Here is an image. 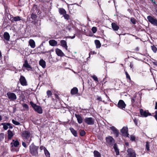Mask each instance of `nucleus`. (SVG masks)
<instances>
[{
	"instance_id": "f257e3e1",
	"label": "nucleus",
	"mask_w": 157,
	"mask_h": 157,
	"mask_svg": "<svg viewBox=\"0 0 157 157\" xmlns=\"http://www.w3.org/2000/svg\"><path fill=\"white\" fill-rule=\"evenodd\" d=\"M39 148V146H36L33 143L29 147L30 153L33 156L36 157L38 156Z\"/></svg>"
},
{
	"instance_id": "f03ea898",
	"label": "nucleus",
	"mask_w": 157,
	"mask_h": 157,
	"mask_svg": "<svg viewBox=\"0 0 157 157\" xmlns=\"http://www.w3.org/2000/svg\"><path fill=\"white\" fill-rule=\"evenodd\" d=\"M10 150L12 152H18L19 151L20 143L18 140H13L10 144Z\"/></svg>"
},
{
	"instance_id": "7ed1b4c3",
	"label": "nucleus",
	"mask_w": 157,
	"mask_h": 157,
	"mask_svg": "<svg viewBox=\"0 0 157 157\" xmlns=\"http://www.w3.org/2000/svg\"><path fill=\"white\" fill-rule=\"evenodd\" d=\"M30 104L35 111L39 114L42 113V109L40 106L37 105L32 101L30 102Z\"/></svg>"
},
{
	"instance_id": "20e7f679",
	"label": "nucleus",
	"mask_w": 157,
	"mask_h": 157,
	"mask_svg": "<svg viewBox=\"0 0 157 157\" xmlns=\"http://www.w3.org/2000/svg\"><path fill=\"white\" fill-rule=\"evenodd\" d=\"M107 143L109 145L113 146L114 145L115 140L113 138L110 136H108L105 138Z\"/></svg>"
},
{
	"instance_id": "39448f33",
	"label": "nucleus",
	"mask_w": 157,
	"mask_h": 157,
	"mask_svg": "<svg viewBox=\"0 0 157 157\" xmlns=\"http://www.w3.org/2000/svg\"><path fill=\"white\" fill-rule=\"evenodd\" d=\"M140 113L141 117H147L148 116H151V114L150 113L148 110L144 111L143 109H140Z\"/></svg>"
},
{
	"instance_id": "423d86ee",
	"label": "nucleus",
	"mask_w": 157,
	"mask_h": 157,
	"mask_svg": "<svg viewBox=\"0 0 157 157\" xmlns=\"http://www.w3.org/2000/svg\"><path fill=\"white\" fill-rule=\"evenodd\" d=\"M148 21L151 24L155 26H157V19L153 17L148 16L147 17Z\"/></svg>"
},
{
	"instance_id": "0eeeda50",
	"label": "nucleus",
	"mask_w": 157,
	"mask_h": 157,
	"mask_svg": "<svg viewBox=\"0 0 157 157\" xmlns=\"http://www.w3.org/2000/svg\"><path fill=\"white\" fill-rule=\"evenodd\" d=\"M85 122L88 125H92L94 124V120L92 117H86L84 119Z\"/></svg>"
},
{
	"instance_id": "6e6552de",
	"label": "nucleus",
	"mask_w": 157,
	"mask_h": 157,
	"mask_svg": "<svg viewBox=\"0 0 157 157\" xmlns=\"http://www.w3.org/2000/svg\"><path fill=\"white\" fill-rule=\"evenodd\" d=\"M6 95L10 100L13 101L16 99L17 98L16 95L13 93L8 92L7 93Z\"/></svg>"
},
{
	"instance_id": "1a4fd4ad",
	"label": "nucleus",
	"mask_w": 157,
	"mask_h": 157,
	"mask_svg": "<svg viewBox=\"0 0 157 157\" xmlns=\"http://www.w3.org/2000/svg\"><path fill=\"white\" fill-rule=\"evenodd\" d=\"M128 128L127 127H124L121 130V132L123 136L127 137H129V134L128 132Z\"/></svg>"
},
{
	"instance_id": "9d476101",
	"label": "nucleus",
	"mask_w": 157,
	"mask_h": 157,
	"mask_svg": "<svg viewBox=\"0 0 157 157\" xmlns=\"http://www.w3.org/2000/svg\"><path fill=\"white\" fill-rule=\"evenodd\" d=\"M126 104L123 100H120L117 105V106L120 109H123L126 106Z\"/></svg>"
},
{
	"instance_id": "9b49d317",
	"label": "nucleus",
	"mask_w": 157,
	"mask_h": 157,
	"mask_svg": "<svg viewBox=\"0 0 157 157\" xmlns=\"http://www.w3.org/2000/svg\"><path fill=\"white\" fill-rule=\"evenodd\" d=\"M22 136L24 139H28L30 136V133L29 131L25 130L22 133Z\"/></svg>"
},
{
	"instance_id": "f8f14e48",
	"label": "nucleus",
	"mask_w": 157,
	"mask_h": 157,
	"mask_svg": "<svg viewBox=\"0 0 157 157\" xmlns=\"http://www.w3.org/2000/svg\"><path fill=\"white\" fill-rule=\"evenodd\" d=\"M9 15H10V18H9V19L12 22H14L20 20H23L21 19V17L19 16L14 17L11 15L10 13H9Z\"/></svg>"
},
{
	"instance_id": "ddd939ff",
	"label": "nucleus",
	"mask_w": 157,
	"mask_h": 157,
	"mask_svg": "<svg viewBox=\"0 0 157 157\" xmlns=\"http://www.w3.org/2000/svg\"><path fill=\"white\" fill-rule=\"evenodd\" d=\"M127 152L129 157H136V154L135 151L132 148H128Z\"/></svg>"
},
{
	"instance_id": "4468645a",
	"label": "nucleus",
	"mask_w": 157,
	"mask_h": 157,
	"mask_svg": "<svg viewBox=\"0 0 157 157\" xmlns=\"http://www.w3.org/2000/svg\"><path fill=\"white\" fill-rule=\"evenodd\" d=\"M19 81L21 85L22 86H26L27 83L25 77L23 75H21L19 79Z\"/></svg>"
},
{
	"instance_id": "2eb2a0df",
	"label": "nucleus",
	"mask_w": 157,
	"mask_h": 157,
	"mask_svg": "<svg viewBox=\"0 0 157 157\" xmlns=\"http://www.w3.org/2000/svg\"><path fill=\"white\" fill-rule=\"evenodd\" d=\"M1 125L3 126V128L4 130H7L8 128L10 129H12L13 128L12 125L9 123H2Z\"/></svg>"
},
{
	"instance_id": "dca6fc26",
	"label": "nucleus",
	"mask_w": 157,
	"mask_h": 157,
	"mask_svg": "<svg viewBox=\"0 0 157 157\" xmlns=\"http://www.w3.org/2000/svg\"><path fill=\"white\" fill-rule=\"evenodd\" d=\"M138 100L136 98V96H134L131 100V102L132 106L134 107L135 106H137L138 105Z\"/></svg>"
},
{
	"instance_id": "f3484780",
	"label": "nucleus",
	"mask_w": 157,
	"mask_h": 157,
	"mask_svg": "<svg viewBox=\"0 0 157 157\" xmlns=\"http://www.w3.org/2000/svg\"><path fill=\"white\" fill-rule=\"evenodd\" d=\"M110 129L112 130L113 133L115 135L116 138L118 137L119 134V132L118 130L113 126L110 127Z\"/></svg>"
},
{
	"instance_id": "a211bd4d",
	"label": "nucleus",
	"mask_w": 157,
	"mask_h": 157,
	"mask_svg": "<svg viewBox=\"0 0 157 157\" xmlns=\"http://www.w3.org/2000/svg\"><path fill=\"white\" fill-rule=\"evenodd\" d=\"M112 27L114 31H117L119 29V26L115 22H112L111 24Z\"/></svg>"
},
{
	"instance_id": "6ab92c4d",
	"label": "nucleus",
	"mask_w": 157,
	"mask_h": 157,
	"mask_svg": "<svg viewBox=\"0 0 157 157\" xmlns=\"http://www.w3.org/2000/svg\"><path fill=\"white\" fill-rule=\"evenodd\" d=\"M55 52L57 56H63L64 55V53L62 51L58 48L56 49Z\"/></svg>"
},
{
	"instance_id": "aec40b11",
	"label": "nucleus",
	"mask_w": 157,
	"mask_h": 157,
	"mask_svg": "<svg viewBox=\"0 0 157 157\" xmlns=\"http://www.w3.org/2000/svg\"><path fill=\"white\" fill-rule=\"evenodd\" d=\"M14 133L13 132L10 130H9L7 131V137L9 140L11 139L12 137L14 136Z\"/></svg>"
},
{
	"instance_id": "412c9836",
	"label": "nucleus",
	"mask_w": 157,
	"mask_h": 157,
	"mask_svg": "<svg viewBox=\"0 0 157 157\" xmlns=\"http://www.w3.org/2000/svg\"><path fill=\"white\" fill-rule=\"evenodd\" d=\"M78 90L76 87H74L71 90V94L72 95L76 94L78 93Z\"/></svg>"
},
{
	"instance_id": "4be33fe9",
	"label": "nucleus",
	"mask_w": 157,
	"mask_h": 157,
	"mask_svg": "<svg viewBox=\"0 0 157 157\" xmlns=\"http://www.w3.org/2000/svg\"><path fill=\"white\" fill-rule=\"evenodd\" d=\"M75 117L76 118L79 124H81L82 122V119L81 116L79 114H75Z\"/></svg>"
},
{
	"instance_id": "5701e85b",
	"label": "nucleus",
	"mask_w": 157,
	"mask_h": 157,
	"mask_svg": "<svg viewBox=\"0 0 157 157\" xmlns=\"http://www.w3.org/2000/svg\"><path fill=\"white\" fill-rule=\"evenodd\" d=\"M61 45L63 47L65 48L66 50H67L68 47L67 45V42L65 40H62L60 41Z\"/></svg>"
},
{
	"instance_id": "b1692460",
	"label": "nucleus",
	"mask_w": 157,
	"mask_h": 157,
	"mask_svg": "<svg viewBox=\"0 0 157 157\" xmlns=\"http://www.w3.org/2000/svg\"><path fill=\"white\" fill-rule=\"evenodd\" d=\"M49 43L52 46H55L57 45V42L54 40H49Z\"/></svg>"
},
{
	"instance_id": "393cba45",
	"label": "nucleus",
	"mask_w": 157,
	"mask_h": 157,
	"mask_svg": "<svg viewBox=\"0 0 157 157\" xmlns=\"http://www.w3.org/2000/svg\"><path fill=\"white\" fill-rule=\"evenodd\" d=\"M113 147L114 149L115 152L116 153V155H119V149L118 148L117 146L116 143L114 144Z\"/></svg>"
},
{
	"instance_id": "a878e982",
	"label": "nucleus",
	"mask_w": 157,
	"mask_h": 157,
	"mask_svg": "<svg viewBox=\"0 0 157 157\" xmlns=\"http://www.w3.org/2000/svg\"><path fill=\"white\" fill-rule=\"evenodd\" d=\"M4 39L7 41H9L10 39V35L7 32H5L4 33L3 35Z\"/></svg>"
},
{
	"instance_id": "bb28decb",
	"label": "nucleus",
	"mask_w": 157,
	"mask_h": 157,
	"mask_svg": "<svg viewBox=\"0 0 157 157\" xmlns=\"http://www.w3.org/2000/svg\"><path fill=\"white\" fill-rule=\"evenodd\" d=\"M23 67L26 68H30V69H32V67L28 63V61L27 60H25L24 62V63L23 65Z\"/></svg>"
},
{
	"instance_id": "cd10ccee",
	"label": "nucleus",
	"mask_w": 157,
	"mask_h": 157,
	"mask_svg": "<svg viewBox=\"0 0 157 157\" xmlns=\"http://www.w3.org/2000/svg\"><path fill=\"white\" fill-rule=\"evenodd\" d=\"M69 129L74 136H75V137H77L78 136L76 130H75L72 127H70L69 128Z\"/></svg>"
},
{
	"instance_id": "c85d7f7f",
	"label": "nucleus",
	"mask_w": 157,
	"mask_h": 157,
	"mask_svg": "<svg viewBox=\"0 0 157 157\" xmlns=\"http://www.w3.org/2000/svg\"><path fill=\"white\" fill-rule=\"evenodd\" d=\"M39 64L43 68H45L46 67V62L43 59H41L39 62Z\"/></svg>"
},
{
	"instance_id": "c756f323",
	"label": "nucleus",
	"mask_w": 157,
	"mask_h": 157,
	"mask_svg": "<svg viewBox=\"0 0 157 157\" xmlns=\"http://www.w3.org/2000/svg\"><path fill=\"white\" fill-rule=\"evenodd\" d=\"M59 12L61 15H62L63 16L67 13L65 10L62 8H60L59 9Z\"/></svg>"
},
{
	"instance_id": "7c9ffc66",
	"label": "nucleus",
	"mask_w": 157,
	"mask_h": 157,
	"mask_svg": "<svg viewBox=\"0 0 157 157\" xmlns=\"http://www.w3.org/2000/svg\"><path fill=\"white\" fill-rule=\"evenodd\" d=\"M29 44L32 48H34L35 46V43L33 39H30L29 42Z\"/></svg>"
},
{
	"instance_id": "2f4dec72",
	"label": "nucleus",
	"mask_w": 157,
	"mask_h": 157,
	"mask_svg": "<svg viewBox=\"0 0 157 157\" xmlns=\"http://www.w3.org/2000/svg\"><path fill=\"white\" fill-rule=\"evenodd\" d=\"M96 45L97 48H99L101 46V44L100 41L98 40H96L94 41Z\"/></svg>"
},
{
	"instance_id": "473e14b6",
	"label": "nucleus",
	"mask_w": 157,
	"mask_h": 157,
	"mask_svg": "<svg viewBox=\"0 0 157 157\" xmlns=\"http://www.w3.org/2000/svg\"><path fill=\"white\" fill-rule=\"evenodd\" d=\"M94 157H101V155L98 151L95 150L94 151Z\"/></svg>"
},
{
	"instance_id": "72a5a7b5",
	"label": "nucleus",
	"mask_w": 157,
	"mask_h": 157,
	"mask_svg": "<svg viewBox=\"0 0 157 157\" xmlns=\"http://www.w3.org/2000/svg\"><path fill=\"white\" fill-rule=\"evenodd\" d=\"M44 154L46 157H50V154L48 151L46 149H45L44 151Z\"/></svg>"
},
{
	"instance_id": "f704fd0d",
	"label": "nucleus",
	"mask_w": 157,
	"mask_h": 157,
	"mask_svg": "<svg viewBox=\"0 0 157 157\" xmlns=\"http://www.w3.org/2000/svg\"><path fill=\"white\" fill-rule=\"evenodd\" d=\"M63 16L64 17L65 19L67 20H71L70 16L69 14H67V13H65Z\"/></svg>"
},
{
	"instance_id": "c9c22d12",
	"label": "nucleus",
	"mask_w": 157,
	"mask_h": 157,
	"mask_svg": "<svg viewBox=\"0 0 157 157\" xmlns=\"http://www.w3.org/2000/svg\"><path fill=\"white\" fill-rule=\"evenodd\" d=\"M51 52H53V50H49L48 51H45L44 52H43L42 53L43 54H45V53H49V55H48L47 56H49V58L50 59L51 58H52V55L51 54Z\"/></svg>"
},
{
	"instance_id": "e433bc0d",
	"label": "nucleus",
	"mask_w": 157,
	"mask_h": 157,
	"mask_svg": "<svg viewBox=\"0 0 157 157\" xmlns=\"http://www.w3.org/2000/svg\"><path fill=\"white\" fill-rule=\"evenodd\" d=\"M97 100H98L99 102V101H102L104 103L105 102V101L104 100H102V98L100 96H97Z\"/></svg>"
},
{
	"instance_id": "4c0bfd02",
	"label": "nucleus",
	"mask_w": 157,
	"mask_h": 157,
	"mask_svg": "<svg viewBox=\"0 0 157 157\" xmlns=\"http://www.w3.org/2000/svg\"><path fill=\"white\" fill-rule=\"evenodd\" d=\"M73 28V26L71 25H68L66 27V29L69 32H71Z\"/></svg>"
},
{
	"instance_id": "58836bf2",
	"label": "nucleus",
	"mask_w": 157,
	"mask_h": 157,
	"mask_svg": "<svg viewBox=\"0 0 157 157\" xmlns=\"http://www.w3.org/2000/svg\"><path fill=\"white\" fill-rule=\"evenodd\" d=\"M37 17L36 15L33 13H32L31 14V17L34 21L36 20Z\"/></svg>"
},
{
	"instance_id": "ea45409f",
	"label": "nucleus",
	"mask_w": 157,
	"mask_h": 157,
	"mask_svg": "<svg viewBox=\"0 0 157 157\" xmlns=\"http://www.w3.org/2000/svg\"><path fill=\"white\" fill-rule=\"evenodd\" d=\"M86 132L84 130H81L80 132V135L81 136H83L86 135Z\"/></svg>"
},
{
	"instance_id": "a19ab883",
	"label": "nucleus",
	"mask_w": 157,
	"mask_h": 157,
	"mask_svg": "<svg viewBox=\"0 0 157 157\" xmlns=\"http://www.w3.org/2000/svg\"><path fill=\"white\" fill-rule=\"evenodd\" d=\"M47 96H48V98H49L50 97L52 96V93L51 91L50 90H48L47 91Z\"/></svg>"
},
{
	"instance_id": "79ce46f5",
	"label": "nucleus",
	"mask_w": 157,
	"mask_h": 157,
	"mask_svg": "<svg viewBox=\"0 0 157 157\" xmlns=\"http://www.w3.org/2000/svg\"><path fill=\"white\" fill-rule=\"evenodd\" d=\"M146 149L148 151H149L150 150V148H149V143L148 142H146Z\"/></svg>"
},
{
	"instance_id": "37998d69",
	"label": "nucleus",
	"mask_w": 157,
	"mask_h": 157,
	"mask_svg": "<svg viewBox=\"0 0 157 157\" xmlns=\"http://www.w3.org/2000/svg\"><path fill=\"white\" fill-rule=\"evenodd\" d=\"M151 49L153 51V52H155L156 53L157 51V48L154 45H153L151 46Z\"/></svg>"
},
{
	"instance_id": "c03bdc74",
	"label": "nucleus",
	"mask_w": 157,
	"mask_h": 157,
	"mask_svg": "<svg viewBox=\"0 0 157 157\" xmlns=\"http://www.w3.org/2000/svg\"><path fill=\"white\" fill-rule=\"evenodd\" d=\"M12 123L15 125H19L20 124V123L18 121H17L14 119L12 120Z\"/></svg>"
},
{
	"instance_id": "a18cd8bd",
	"label": "nucleus",
	"mask_w": 157,
	"mask_h": 157,
	"mask_svg": "<svg viewBox=\"0 0 157 157\" xmlns=\"http://www.w3.org/2000/svg\"><path fill=\"white\" fill-rule=\"evenodd\" d=\"M4 134L3 133H1L0 134V141H2L4 139Z\"/></svg>"
},
{
	"instance_id": "49530a36",
	"label": "nucleus",
	"mask_w": 157,
	"mask_h": 157,
	"mask_svg": "<svg viewBox=\"0 0 157 157\" xmlns=\"http://www.w3.org/2000/svg\"><path fill=\"white\" fill-rule=\"evenodd\" d=\"M133 120L135 124L136 125L138 126L137 125V122L138 121V119H137L136 118L134 117V118H133Z\"/></svg>"
},
{
	"instance_id": "de8ad7c7",
	"label": "nucleus",
	"mask_w": 157,
	"mask_h": 157,
	"mask_svg": "<svg viewBox=\"0 0 157 157\" xmlns=\"http://www.w3.org/2000/svg\"><path fill=\"white\" fill-rule=\"evenodd\" d=\"M130 21L133 24H136V20L135 18L133 17L131 18Z\"/></svg>"
},
{
	"instance_id": "09e8293b",
	"label": "nucleus",
	"mask_w": 157,
	"mask_h": 157,
	"mask_svg": "<svg viewBox=\"0 0 157 157\" xmlns=\"http://www.w3.org/2000/svg\"><path fill=\"white\" fill-rule=\"evenodd\" d=\"M91 77L95 81L98 82V78L95 75H93Z\"/></svg>"
},
{
	"instance_id": "8fccbe9b",
	"label": "nucleus",
	"mask_w": 157,
	"mask_h": 157,
	"mask_svg": "<svg viewBox=\"0 0 157 157\" xmlns=\"http://www.w3.org/2000/svg\"><path fill=\"white\" fill-rule=\"evenodd\" d=\"M92 30L93 33H96V32L97 31V29L96 27H93L92 28Z\"/></svg>"
},
{
	"instance_id": "3c124183",
	"label": "nucleus",
	"mask_w": 157,
	"mask_h": 157,
	"mask_svg": "<svg viewBox=\"0 0 157 157\" xmlns=\"http://www.w3.org/2000/svg\"><path fill=\"white\" fill-rule=\"evenodd\" d=\"M125 73L126 75V78L128 79L130 81L131 80V79L130 76H129L128 72L127 71H126L125 72Z\"/></svg>"
},
{
	"instance_id": "603ef678",
	"label": "nucleus",
	"mask_w": 157,
	"mask_h": 157,
	"mask_svg": "<svg viewBox=\"0 0 157 157\" xmlns=\"http://www.w3.org/2000/svg\"><path fill=\"white\" fill-rule=\"evenodd\" d=\"M55 96V98H56V100H58V101H60V98L59 97L58 94H54Z\"/></svg>"
},
{
	"instance_id": "864d4df0",
	"label": "nucleus",
	"mask_w": 157,
	"mask_h": 157,
	"mask_svg": "<svg viewBox=\"0 0 157 157\" xmlns=\"http://www.w3.org/2000/svg\"><path fill=\"white\" fill-rule=\"evenodd\" d=\"M135 137L133 135H131L130 136V140L132 141H134L135 140Z\"/></svg>"
},
{
	"instance_id": "5fc2aeb1",
	"label": "nucleus",
	"mask_w": 157,
	"mask_h": 157,
	"mask_svg": "<svg viewBox=\"0 0 157 157\" xmlns=\"http://www.w3.org/2000/svg\"><path fill=\"white\" fill-rule=\"evenodd\" d=\"M45 149H46V147H44L43 146H41L40 147V151H41L43 149L44 151Z\"/></svg>"
},
{
	"instance_id": "6e6d98bb",
	"label": "nucleus",
	"mask_w": 157,
	"mask_h": 157,
	"mask_svg": "<svg viewBox=\"0 0 157 157\" xmlns=\"http://www.w3.org/2000/svg\"><path fill=\"white\" fill-rule=\"evenodd\" d=\"M23 107L25 108L26 109H28L29 108V106L26 104H24L22 105Z\"/></svg>"
},
{
	"instance_id": "4d7b16f0",
	"label": "nucleus",
	"mask_w": 157,
	"mask_h": 157,
	"mask_svg": "<svg viewBox=\"0 0 157 157\" xmlns=\"http://www.w3.org/2000/svg\"><path fill=\"white\" fill-rule=\"evenodd\" d=\"M22 146L25 148H26L27 147V146L26 145V143L25 142H22Z\"/></svg>"
},
{
	"instance_id": "13d9d810",
	"label": "nucleus",
	"mask_w": 157,
	"mask_h": 157,
	"mask_svg": "<svg viewBox=\"0 0 157 157\" xmlns=\"http://www.w3.org/2000/svg\"><path fill=\"white\" fill-rule=\"evenodd\" d=\"M155 114L154 116L155 119L157 121V110L155 111Z\"/></svg>"
},
{
	"instance_id": "bf43d9fd",
	"label": "nucleus",
	"mask_w": 157,
	"mask_h": 157,
	"mask_svg": "<svg viewBox=\"0 0 157 157\" xmlns=\"http://www.w3.org/2000/svg\"><path fill=\"white\" fill-rule=\"evenodd\" d=\"M154 61L152 62V63L154 65H155V66H157V61L154 60Z\"/></svg>"
},
{
	"instance_id": "052dcab7",
	"label": "nucleus",
	"mask_w": 157,
	"mask_h": 157,
	"mask_svg": "<svg viewBox=\"0 0 157 157\" xmlns=\"http://www.w3.org/2000/svg\"><path fill=\"white\" fill-rule=\"evenodd\" d=\"M104 93L105 94V96L107 98V100L108 101L109 100V96L107 95V94L105 93V92H104Z\"/></svg>"
},
{
	"instance_id": "680f3d73",
	"label": "nucleus",
	"mask_w": 157,
	"mask_h": 157,
	"mask_svg": "<svg viewBox=\"0 0 157 157\" xmlns=\"http://www.w3.org/2000/svg\"><path fill=\"white\" fill-rule=\"evenodd\" d=\"M139 48L138 47H137L134 50L135 52H137L139 51Z\"/></svg>"
},
{
	"instance_id": "e2e57ef3",
	"label": "nucleus",
	"mask_w": 157,
	"mask_h": 157,
	"mask_svg": "<svg viewBox=\"0 0 157 157\" xmlns=\"http://www.w3.org/2000/svg\"><path fill=\"white\" fill-rule=\"evenodd\" d=\"M133 63L132 62L130 63V67L131 68H132L133 67Z\"/></svg>"
},
{
	"instance_id": "0e129e2a",
	"label": "nucleus",
	"mask_w": 157,
	"mask_h": 157,
	"mask_svg": "<svg viewBox=\"0 0 157 157\" xmlns=\"http://www.w3.org/2000/svg\"><path fill=\"white\" fill-rule=\"evenodd\" d=\"M155 15L157 16V7L155 8Z\"/></svg>"
},
{
	"instance_id": "69168bd1",
	"label": "nucleus",
	"mask_w": 157,
	"mask_h": 157,
	"mask_svg": "<svg viewBox=\"0 0 157 157\" xmlns=\"http://www.w3.org/2000/svg\"><path fill=\"white\" fill-rule=\"evenodd\" d=\"M27 140H28V139H27ZM31 140V139H30V140H27L26 141V142L27 143H28V144H29V143H30Z\"/></svg>"
},
{
	"instance_id": "338daca9",
	"label": "nucleus",
	"mask_w": 157,
	"mask_h": 157,
	"mask_svg": "<svg viewBox=\"0 0 157 157\" xmlns=\"http://www.w3.org/2000/svg\"><path fill=\"white\" fill-rule=\"evenodd\" d=\"M75 34H74V36H72V37L71 36H69V38H71V39H73V38H75Z\"/></svg>"
},
{
	"instance_id": "774afa93",
	"label": "nucleus",
	"mask_w": 157,
	"mask_h": 157,
	"mask_svg": "<svg viewBox=\"0 0 157 157\" xmlns=\"http://www.w3.org/2000/svg\"><path fill=\"white\" fill-rule=\"evenodd\" d=\"M155 109H157V102H156L155 103Z\"/></svg>"
}]
</instances>
